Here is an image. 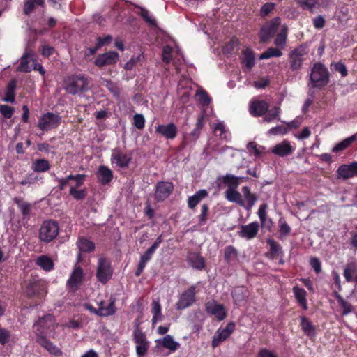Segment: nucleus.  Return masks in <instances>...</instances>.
<instances>
[{"instance_id": "39", "label": "nucleus", "mask_w": 357, "mask_h": 357, "mask_svg": "<svg viewBox=\"0 0 357 357\" xmlns=\"http://www.w3.org/2000/svg\"><path fill=\"white\" fill-rule=\"evenodd\" d=\"M36 264L45 271H50L54 268V262L47 255L39 256L36 260Z\"/></svg>"}, {"instance_id": "54", "label": "nucleus", "mask_w": 357, "mask_h": 357, "mask_svg": "<svg viewBox=\"0 0 357 357\" xmlns=\"http://www.w3.org/2000/svg\"><path fill=\"white\" fill-rule=\"evenodd\" d=\"M280 113V107L275 106L271 110H268L264 117V121L270 123L274 119L280 120L279 114Z\"/></svg>"}, {"instance_id": "10", "label": "nucleus", "mask_w": 357, "mask_h": 357, "mask_svg": "<svg viewBox=\"0 0 357 357\" xmlns=\"http://www.w3.org/2000/svg\"><path fill=\"white\" fill-rule=\"evenodd\" d=\"M307 54V50L305 45H301L289 53L290 68L292 70H298L302 67L305 60V56Z\"/></svg>"}, {"instance_id": "29", "label": "nucleus", "mask_w": 357, "mask_h": 357, "mask_svg": "<svg viewBox=\"0 0 357 357\" xmlns=\"http://www.w3.org/2000/svg\"><path fill=\"white\" fill-rule=\"evenodd\" d=\"M238 252L233 245H227L224 250V260L229 266H232L238 261Z\"/></svg>"}, {"instance_id": "28", "label": "nucleus", "mask_w": 357, "mask_h": 357, "mask_svg": "<svg viewBox=\"0 0 357 357\" xmlns=\"http://www.w3.org/2000/svg\"><path fill=\"white\" fill-rule=\"evenodd\" d=\"M200 132L193 129L190 133L184 134L183 140L181 142L178 150L182 151L191 144H195L199 139Z\"/></svg>"}, {"instance_id": "48", "label": "nucleus", "mask_w": 357, "mask_h": 357, "mask_svg": "<svg viewBox=\"0 0 357 357\" xmlns=\"http://www.w3.org/2000/svg\"><path fill=\"white\" fill-rule=\"evenodd\" d=\"M235 323L233 321H231L227 324L226 327L223 329L220 328L218 331L217 334L224 340H226L234 331L235 330Z\"/></svg>"}, {"instance_id": "43", "label": "nucleus", "mask_w": 357, "mask_h": 357, "mask_svg": "<svg viewBox=\"0 0 357 357\" xmlns=\"http://www.w3.org/2000/svg\"><path fill=\"white\" fill-rule=\"evenodd\" d=\"M50 167V164L47 160L37 159L33 162L31 169L35 172H44L48 171Z\"/></svg>"}, {"instance_id": "53", "label": "nucleus", "mask_w": 357, "mask_h": 357, "mask_svg": "<svg viewBox=\"0 0 357 357\" xmlns=\"http://www.w3.org/2000/svg\"><path fill=\"white\" fill-rule=\"evenodd\" d=\"M196 96L197 97V100L202 106L206 107L211 103V98L206 91L204 89L197 90L196 92Z\"/></svg>"}, {"instance_id": "45", "label": "nucleus", "mask_w": 357, "mask_h": 357, "mask_svg": "<svg viewBox=\"0 0 357 357\" xmlns=\"http://www.w3.org/2000/svg\"><path fill=\"white\" fill-rule=\"evenodd\" d=\"M278 225H279V229H278L279 236H278V238L282 240L289 235V234L291 232V227L287 224V222H286V220H284V218H280L278 220Z\"/></svg>"}, {"instance_id": "25", "label": "nucleus", "mask_w": 357, "mask_h": 357, "mask_svg": "<svg viewBox=\"0 0 357 357\" xmlns=\"http://www.w3.org/2000/svg\"><path fill=\"white\" fill-rule=\"evenodd\" d=\"M113 172L107 166L100 165L97 171V178L98 182L105 185L109 183L113 179Z\"/></svg>"}, {"instance_id": "1", "label": "nucleus", "mask_w": 357, "mask_h": 357, "mask_svg": "<svg viewBox=\"0 0 357 357\" xmlns=\"http://www.w3.org/2000/svg\"><path fill=\"white\" fill-rule=\"evenodd\" d=\"M330 73L328 68L321 63H315L310 75L311 87L313 89H322L329 82Z\"/></svg>"}, {"instance_id": "22", "label": "nucleus", "mask_w": 357, "mask_h": 357, "mask_svg": "<svg viewBox=\"0 0 357 357\" xmlns=\"http://www.w3.org/2000/svg\"><path fill=\"white\" fill-rule=\"evenodd\" d=\"M186 260L192 268L197 270H203L206 266L205 259L199 253L195 252H188Z\"/></svg>"}, {"instance_id": "15", "label": "nucleus", "mask_w": 357, "mask_h": 357, "mask_svg": "<svg viewBox=\"0 0 357 357\" xmlns=\"http://www.w3.org/2000/svg\"><path fill=\"white\" fill-rule=\"evenodd\" d=\"M155 133L167 140L174 139L178 135V128L171 122L167 124H158L155 127Z\"/></svg>"}, {"instance_id": "11", "label": "nucleus", "mask_w": 357, "mask_h": 357, "mask_svg": "<svg viewBox=\"0 0 357 357\" xmlns=\"http://www.w3.org/2000/svg\"><path fill=\"white\" fill-rule=\"evenodd\" d=\"M205 310L208 314L214 316L219 321L224 320L227 316L224 305L213 299L205 303Z\"/></svg>"}, {"instance_id": "13", "label": "nucleus", "mask_w": 357, "mask_h": 357, "mask_svg": "<svg viewBox=\"0 0 357 357\" xmlns=\"http://www.w3.org/2000/svg\"><path fill=\"white\" fill-rule=\"evenodd\" d=\"M132 160L131 155L125 153L119 148H115L112 151L111 162L116 167L122 169L128 167Z\"/></svg>"}, {"instance_id": "49", "label": "nucleus", "mask_w": 357, "mask_h": 357, "mask_svg": "<svg viewBox=\"0 0 357 357\" xmlns=\"http://www.w3.org/2000/svg\"><path fill=\"white\" fill-rule=\"evenodd\" d=\"M151 312L153 314L152 323L154 324L158 321L161 320L162 312H161V305L159 301L154 300L152 303Z\"/></svg>"}, {"instance_id": "31", "label": "nucleus", "mask_w": 357, "mask_h": 357, "mask_svg": "<svg viewBox=\"0 0 357 357\" xmlns=\"http://www.w3.org/2000/svg\"><path fill=\"white\" fill-rule=\"evenodd\" d=\"M242 192L243 193L245 201H244V206H241L247 211L250 210L252 206L255 204L257 201V196L252 193L250 189L248 186H243L242 188Z\"/></svg>"}, {"instance_id": "36", "label": "nucleus", "mask_w": 357, "mask_h": 357, "mask_svg": "<svg viewBox=\"0 0 357 357\" xmlns=\"http://www.w3.org/2000/svg\"><path fill=\"white\" fill-rule=\"evenodd\" d=\"M208 193L206 190H199L196 193L188 197V206L193 209L202 199L208 196Z\"/></svg>"}, {"instance_id": "6", "label": "nucleus", "mask_w": 357, "mask_h": 357, "mask_svg": "<svg viewBox=\"0 0 357 357\" xmlns=\"http://www.w3.org/2000/svg\"><path fill=\"white\" fill-rule=\"evenodd\" d=\"M61 123V116L52 112L43 114L38 118L37 126L43 132L56 128Z\"/></svg>"}, {"instance_id": "64", "label": "nucleus", "mask_w": 357, "mask_h": 357, "mask_svg": "<svg viewBox=\"0 0 357 357\" xmlns=\"http://www.w3.org/2000/svg\"><path fill=\"white\" fill-rule=\"evenodd\" d=\"M15 112V109L13 107H10L7 105H0V113L6 119H10Z\"/></svg>"}, {"instance_id": "4", "label": "nucleus", "mask_w": 357, "mask_h": 357, "mask_svg": "<svg viewBox=\"0 0 357 357\" xmlns=\"http://www.w3.org/2000/svg\"><path fill=\"white\" fill-rule=\"evenodd\" d=\"M59 232L58 223L52 220H45L39 229V239L44 243H50L56 238Z\"/></svg>"}, {"instance_id": "19", "label": "nucleus", "mask_w": 357, "mask_h": 357, "mask_svg": "<svg viewBox=\"0 0 357 357\" xmlns=\"http://www.w3.org/2000/svg\"><path fill=\"white\" fill-rule=\"evenodd\" d=\"M119 59V54L114 51L107 52L99 54L95 59L94 64L102 68L105 66L115 64Z\"/></svg>"}, {"instance_id": "16", "label": "nucleus", "mask_w": 357, "mask_h": 357, "mask_svg": "<svg viewBox=\"0 0 357 357\" xmlns=\"http://www.w3.org/2000/svg\"><path fill=\"white\" fill-rule=\"evenodd\" d=\"M195 301V287H189L183 292L176 303L177 310H184L190 306Z\"/></svg>"}, {"instance_id": "32", "label": "nucleus", "mask_w": 357, "mask_h": 357, "mask_svg": "<svg viewBox=\"0 0 357 357\" xmlns=\"http://www.w3.org/2000/svg\"><path fill=\"white\" fill-rule=\"evenodd\" d=\"M337 173L338 178H342L344 180L356 176L352 162L340 165Z\"/></svg>"}, {"instance_id": "35", "label": "nucleus", "mask_w": 357, "mask_h": 357, "mask_svg": "<svg viewBox=\"0 0 357 357\" xmlns=\"http://www.w3.org/2000/svg\"><path fill=\"white\" fill-rule=\"evenodd\" d=\"M155 342L158 345H161L172 351H176L180 346L179 343L174 341L170 335H167L162 340H157Z\"/></svg>"}, {"instance_id": "56", "label": "nucleus", "mask_w": 357, "mask_h": 357, "mask_svg": "<svg viewBox=\"0 0 357 357\" xmlns=\"http://www.w3.org/2000/svg\"><path fill=\"white\" fill-rule=\"evenodd\" d=\"M356 270L357 267L354 263H350L347 265L344 270L343 275L347 282L353 281L354 278L352 277V274L354 273Z\"/></svg>"}, {"instance_id": "7", "label": "nucleus", "mask_w": 357, "mask_h": 357, "mask_svg": "<svg viewBox=\"0 0 357 357\" xmlns=\"http://www.w3.org/2000/svg\"><path fill=\"white\" fill-rule=\"evenodd\" d=\"M280 23L281 19L279 17H274L265 22L259 33L260 42L265 43L271 39L275 36Z\"/></svg>"}, {"instance_id": "57", "label": "nucleus", "mask_w": 357, "mask_h": 357, "mask_svg": "<svg viewBox=\"0 0 357 357\" xmlns=\"http://www.w3.org/2000/svg\"><path fill=\"white\" fill-rule=\"evenodd\" d=\"M209 213V206L207 204H204L201 207V213L198 215V224L200 226L204 225L207 222V217Z\"/></svg>"}, {"instance_id": "42", "label": "nucleus", "mask_w": 357, "mask_h": 357, "mask_svg": "<svg viewBox=\"0 0 357 357\" xmlns=\"http://www.w3.org/2000/svg\"><path fill=\"white\" fill-rule=\"evenodd\" d=\"M162 242V235H160L153 243V244L147 249V250L141 255L140 258L146 261H149L151 259L153 253L156 249L159 247L160 244Z\"/></svg>"}, {"instance_id": "3", "label": "nucleus", "mask_w": 357, "mask_h": 357, "mask_svg": "<svg viewBox=\"0 0 357 357\" xmlns=\"http://www.w3.org/2000/svg\"><path fill=\"white\" fill-rule=\"evenodd\" d=\"M46 285L43 280L37 276L31 277L26 282L24 294L28 298L42 299L47 294Z\"/></svg>"}, {"instance_id": "47", "label": "nucleus", "mask_w": 357, "mask_h": 357, "mask_svg": "<svg viewBox=\"0 0 357 357\" xmlns=\"http://www.w3.org/2000/svg\"><path fill=\"white\" fill-rule=\"evenodd\" d=\"M282 55V51L278 47H268L259 56L260 60L268 59L271 57H280Z\"/></svg>"}, {"instance_id": "62", "label": "nucleus", "mask_w": 357, "mask_h": 357, "mask_svg": "<svg viewBox=\"0 0 357 357\" xmlns=\"http://www.w3.org/2000/svg\"><path fill=\"white\" fill-rule=\"evenodd\" d=\"M11 337L10 331L0 326V344L5 346L8 343Z\"/></svg>"}, {"instance_id": "30", "label": "nucleus", "mask_w": 357, "mask_h": 357, "mask_svg": "<svg viewBox=\"0 0 357 357\" xmlns=\"http://www.w3.org/2000/svg\"><path fill=\"white\" fill-rule=\"evenodd\" d=\"M292 291L298 305L303 308V310H307L308 309V305L306 298V291L303 288L295 286L293 287Z\"/></svg>"}, {"instance_id": "44", "label": "nucleus", "mask_w": 357, "mask_h": 357, "mask_svg": "<svg viewBox=\"0 0 357 357\" xmlns=\"http://www.w3.org/2000/svg\"><path fill=\"white\" fill-rule=\"evenodd\" d=\"M36 6H45V0H25L23 12L26 15H29L34 10Z\"/></svg>"}, {"instance_id": "51", "label": "nucleus", "mask_w": 357, "mask_h": 357, "mask_svg": "<svg viewBox=\"0 0 357 357\" xmlns=\"http://www.w3.org/2000/svg\"><path fill=\"white\" fill-rule=\"evenodd\" d=\"M335 298L339 305L342 307L343 311L342 312V316H346L353 310V306L351 303L345 301L340 294H337Z\"/></svg>"}, {"instance_id": "17", "label": "nucleus", "mask_w": 357, "mask_h": 357, "mask_svg": "<svg viewBox=\"0 0 357 357\" xmlns=\"http://www.w3.org/2000/svg\"><path fill=\"white\" fill-rule=\"evenodd\" d=\"M259 223L256 221L248 225H242L240 227L238 234L239 236L246 240H251L257 236L259 231Z\"/></svg>"}, {"instance_id": "63", "label": "nucleus", "mask_w": 357, "mask_h": 357, "mask_svg": "<svg viewBox=\"0 0 357 357\" xmlns=\"http://www.w3.org/2000/svg\"><path fill=\"white\" fill-rule=\"evenodd\" d=\"M133 125L138 130H142L145 126V119L142 114H136L133 116Z\"/></svg>"}, {"instance_id": "55", "label": "nucleus", "mask_w": 357, "mask_h": 357, "mask_svg": "<svg viewBox=\"0 0 357 357\" xmlns=\"http://www.w3.org/2000/svg\"><path fill=\"white\" fill-rule=\"evenodd\" d=\"M105 86L113 94L114 98L116 99L120 98L121 90L116 83L111 80H107Z\"/></svg>"}, {"instance_id": "8", "label": "nucleus", "mask_w": 357, "mask_h": 357, "mask_svg": "<svg viewBox=\"0 0 357 357\" xmlns=\"http://www.w3.org/2000/svg\"><path fill=\"white\" fill-rule=\"evenodd\" d=\"M133 340L136 345V353L138 356H144L148 351L149 344L146 335L139 328V324L135 323V328L133 331Z\"/></svg>"}, {"instance_id": "59", "label": "nucleus", "mask_w": 357, "mask_h": 357, "mask_svg": "<svg viewBox=\"0 0 357 357\" xmlns=\"http://www.w3.org/2000/svg\"><path fill=\"white\" fill-rule=\"evenodd\" d=\"M69 194L76 200H82L87 195V191L85 188L77 190L75 187H70Z\"/></svg>"}, {"instance_id": "23", "label": "nucleus", "mask_w": 357, "mask_h": 357, "mask_svg": "<svg viewBox=\"0 0 357 357\" xmlns=\"http://www.w3.org/2000/svg\"><path fill=\"white\" fill-rule=\"evenodd\" d=\"M294 151V149L290 144L289 142L284 140L274 146L271 152L278 156L284 157L291 155Z\"/></svg>"}, {"instance_id": "24", "label": "nucleus", "mask_w": 357, "mask_h": 357, "mask_svg": "<svg viewBox=\"0 0 357 357\" xmlns=\"http://www.w3.org/2000/svg\"><path fill=\"white\" fill-rule=\"evenodd\" d=\"M242 68L243 71H250L255 65V57L253 50L247 48L243 51L241 59Z\"/></svg>"}, {"instance_id": "60", "label": "nucleus", "mask_w": 357, "mask_h": 357, "mask_svg": "<svg viewBox=\"0 0 357 357\" xmlns=\"http://www.w3.org/2000/svg\"><path fill=\"white\" fill-rule=\"evenodd\" d=\"M139 15L143 18V20L147 22L150 26H156L157 21L152 16L149 15V12L147 9L144 8H141V10L139 12Z\"/></svg>"}, {"instance_id": "12", "label": "nucleus", "mask_w": 357, "mask_h": 357, "mask_svg": "<svg viewBox=\"0 0 357 357\" xmlns=\"http://www.w3.org/2000/svg\"><path fill=\"white\" fill-rule=\"evenodd\" d=\"M116 301L115 297L111 296L109 303L107 307H101L96 309L89 303H85L84 307L86 310L100 317H108L114 314L116 312V307L115 306Z\"/></svg>"}, {"instance_id": "61", "label": "nucleus", "mask_w": 357, "mask_h": 357, "mask_svg": "<svg viewBox=\"0 0 357 357\" xmlns=\"http://www.w3.org/2000/svg\"><path fill=\"white\" fill-rule=\"evenodd\" d=\"M266 209H267L266 204H261L258 209L257 214H258L259 218L260 220L261 227L265 226L266 224V222H267Z\"/></svg>"}, {"instance_id": "18", "label": "nucleus", "mask_w": 357, "mask_h": 357, "mask_svg": "<svg viewBox=\"0 0 357 357\" xmlns=\"http://www.w3.org/2000/svg\"><path fill=\"white\" fill-rule=\"evenodd\" d=\"M84 279L83 269L80 266L76 267L72 272L66 285L71 291L75 292L82 284Z\"/></svg>"}, {"instance_id": "5", "label": "nucleus", "mask_w": 357, "mask_h": 357, "mask_svg": "<svg viewBox=\"0 0 357 357\" xmlns=\"http://www.w3.org/2000/svg\"><path fill=\"white\" fill-rule=\"evenodd\" d=\"M66 84V91L72 95L83 93L88 89V80L82 75L70 77Z\"/></svg>"}, {"instance_id": "58", "label": "nucleus", "mask_w": 357, "mask_h": 357, "mask_svg": "<svg viewBox=\"0 0 357 357\" xmlns=\"http://www.w3.org/2000/svg\"><path fill=\"white\" fill-rule=\"evenodd\" d=\"M296 1L303 10H308L311 13L317 4V0H296Z\"/></svg>"}, {"instance_id": "46", "label": "nucleus", "mask_w": 357, "mask_h": 357, "mask_svg": "<svg viewBox=\"0 0 357 357\" xmlns=\"http://www.w3.org/2000/svg\"><path fill=\"white\" fill-rule=\"evenodd\" d=\"M356 137L355 135H352L348 138L344 139L342 142L337 143L332 149L334 153L342 151L351 145V144L356 140Z\"/></svg>"}, {"instance_id": "20", "label": "nucleus", "mask_w": 357, "mask_h": 357, "mask_svg": "<svg viewBox=\"0 0 357 357\" xmlns=\"http://www.w3.org/2000/svg\"><path fill=\"white\" fill-rule=\"evenodd\" d=\"M269 105L265 100H253L250 103V113L255 117L263 116L268 111Z\"/></svg>"}, {"instance_id": "34", "label": "nucleus", "mask_w": 357, "mask_h": 357, "mask_svg": "<svg viewBox=\"0 0 357 357\" xmlns=\"http://www.w3.org/2000/svg\"><path fill=\"white\" fill-rule=\"evenodd\" d=\"M17 88V80L11 79L6 86L5 96L3 100L7 102L13 103L15 101V90Z\"/></svg>"}, {"instance_id": "27", "label": "nucleus", "mask_w": 357, "mask_h": 357, "mask_svg": "<svg viewBox=\"0 0 357 357\" xmlns=\"http://www.w3.org/2000/svg\"><path fill=\"white\" fill-rule=\"evenodd\" d=\"M13 202L20 210L23 219H29L32 208L31 204L25 202L20 197H15Z\"/></svg>"}, {"instance_id": "14", "label": "nucleus", "mask_w": 357, "mask_h": 357, "mask_svg": "<svg viewBox=\"0 0 357 357\" xmlns=\"http://www.w3.org/2000/svg\"><path fill=\"white\" fill-rule=\"evenodd\" d=\"M174 185L172 182L158 181L155 185L154 198L158 202L165 201L173 192Z\"/></svg>"}, {"instance_id": "41", "label": "nucleus", "mask_w": 357, "mask_h": 357, "mask_svg": "<svg viewBox=\"0 0 357 357\" xmlns=\"http://www.w3.org/2000/svg\"><path fill=\"white\" fill-rule=\"evenodd\" d=\"M300 326L305 335L307 336H314L315 327L307 317L304 316L301 317Z\"/></svg>"}, {"instance_id": "38", "label": "nucleus", "mask_w": 357, "mask_h": 357, "mask_svg": "<svg viewBox=\"0 0 357 357\" xmlns=\"http://www.w3.org/2000/svg\"><path fill=\"white\" fill-rule=\"evenodd\" d=\"M225 197L231 202L236 203L241 206H244V200L242 198V195L236 189H227L225 191Z\"/></svg>"}, {"instance_id": "9", "label": "nucleus", "mask_w": 357, "mask_h": 357, "mask_svg": "<svg viewBox=\"0 0 357 357\" xmlns=\"http://www.w3.org/2000/svg\"><path fill=\"white\" fill-rule=\"evenodd\" d=\"M112 275L113 269L110 261L105 257L99 258L96 271L98 280L105 284L111 279Z\"/></svg>"}, {"instance_id": "33", "label": "nucleus", "mask_w": 357, "mask_h": 357, "mask_svg": "<svg viewBox=\"0 0 357 357\" xmlns=\"http://www.w3.org/2000/svg\"><path fill=\"white\" fill-rule=\"evenodd\" d=\"M234 302L236 305H240L248 298V291L245 287H238L231 292Z\"/></svg>"}, {"instance_id": "21", "label": "nucleus", "mask_w": 357, "mask_h": 357, "mask_svg": "<svg viewBox=\"0 0 357 357\" xmlns=\"http://www.w3.org/2000/svg\"><path fill=\"white\" fill-rule=\"evenodd\" d=\"M267 244L269 245V250L266 253V257L270 259H275L279 257H283L284 251L282 247L273 238L266 240Z\"/></svg>"}, {"instance_id": "26", "label": "nucleus", "mask_w": 357, "mask_h": 357, "mask_svg": "<svg viewBox=\"0 0 357 357\" xmlns=\"http://www.w3.org/2000/svg\"><path fill=\"white\" fill-rule=\"evenodd\" d=\"M36 341L42 347L45 349L50 354L55 356H60L62 355V351L56 345L54 344L51 341H50L47 337L36 339Z\"/></svg>"}, {"instance_id": "40", "label": "nucleus", "mask_w": 357, "mask_h": 357, "mask_svg": "<svg viewBox=\"0 0 357 357\" xmlns=\"http://www.w3.org/2000/svg\"><path fill=\"white\" fill-rule=\"evenodd\" d=\"M241 178H243V177H238L228 174L222 177V181L228 187V189H236L241 183Z\"/></svg>"}, {"instance_id": "50", "label": "nucleus", "mask_w": 357, "mask_h": 357, "mask_svg": "<svg viewBox=\"0 0 357 357\" xmlns=\"http://www.w3.org/2000/svg\"><path fill=\"white\" fill-rule=\"evenodd\" d=\"M275 3L272 2H268L263 4L259 10V15L261 18H266L268 17L271 13L275 9Z\"/></svg>"}, {"instance_id": "52", "label": "nucleus", "mask_w": 357, "mask_h": 357, "mask_svg": "<svg viewBox=\"0 0 357 357\" xmlns=\"http://www.w3.org/2000/svg\"><path fill=\"white\" fill-rule=\"evenodd\" d=\"M287 38V31L286 29H283L277 34L274 43L278 48L283 49L286 45Z\"/></svg>"}, {"instance_id": "37", "label": "nucleus", "mask_w": 357, "mask_h": 357, "mask_svg": "<svg viewBox=\"0 0 357 357\" xmlns=\"http://www.w3.org/2000/svg\"><path fill=\"white\" fill-rule=\"evenodd\" d=\"M77 245L79 251L82 252H91L95 249V243L84 236L79 237Z\"/></svg>"}, {"instance_id": "2", "label": "nucleus", "mask_w": 357, "mask_h": 357, "mask_svg": "<svg viewBox=\"0 0 357 357\" xmlns=\"http://www.w3.org/2000/svg\"><path fill=\"white\" fill-rule=\"evenodd\" d=\"M56 326L55 319L52 314H47L40 317L33 326L36 339L45 337L51 335L52 333H54Z\"/></svg>"}]
</instances>
